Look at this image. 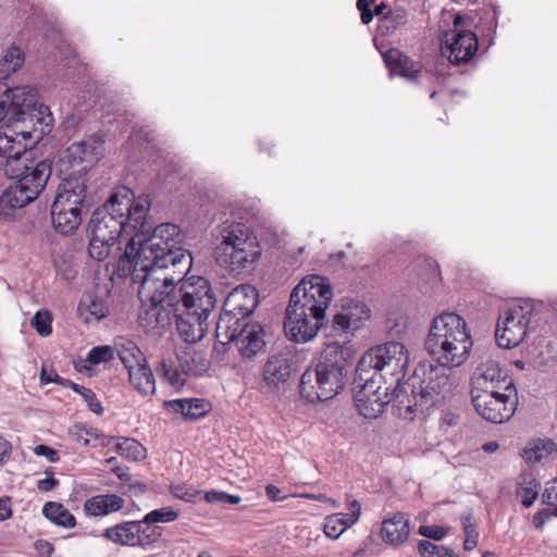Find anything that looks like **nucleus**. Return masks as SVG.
Wrapping results in <instances>:
<instances>
[{"label": "nucleus", "instance_id": "4468645a", "mask_svg": "<svg viewBox=\"0 0 557 557\" xmlns=\"http://www.w3.org/2000/svg\"><path fill=\"white\" fill-rule=\"evenodd\" d=\"M533 315L531 305L515 306L499 318L495 339L500 348L510 349L518 346L527 336Z\"/></svg>", "mask_w": 557, "mask_h": 557}, {"label": "nucleus", "instance_id": "6e6552de", "mask_svg": "<svg viewBox=\"0 0 557 557\" xmlns=\"http://www.w3.org/2000/svg\"><path fill=\"white\" fill-rule=\"evenodd\" d=\"M86 183V166L60 183L51 206L52 224L60 234H73L83 221L84 210L88 211Z\"/></svg>", "mask_w": 557, "mask_h": 557}, {"label": "nucleus", "instance_id": "9d476101", "mask_svg": "<svg viewBox=\"0 0 557 557\" xmlns=\"http://www.w3.org/2000/svg\"><path fill=\"white\" fill-rule=\"evenodd\" d=\"M454 384L447 373L431 368L420 381L419 387L414 382L404 383L396 392V400L406 409V413L413 414L434 407L449 398Z\"/></svg>", "mask_w": 557, "mask_h": 557}, {"label": "nucleus", "instance_id": "b1692460", "mask_svg": "<svg viewBox=\"0 0 557 557\" xmlns=\"http://www.w3.org/2000/svg\"><path fill=\"white\" fill-rule=\"evenodd\" d=\"M137 532L136 520L123 521L107 528L103 532V537L116 545L137 547V542L139 541Z\"/></svg>", "mask_w": 557, "mask_h": 557}, {"label": "nucleus", "instance_id": "c85d7f7f", "mask_svg": "<svg viewBox=\"0 0 557 557\" xmlns=\"http://www.w3.org/2000/svg\"><path fill=\"white\" fill-rule=\"evenodd\" d=\"M557 453V444L552 440H539L534 444L525 447L521 454L522 458L529 463L541 461L544 457Z\"/></svg>", "mask_w": 557, "mask_h": 557}, {"label": "nucleus", "instance_id": "423d86ee", "mask_svg": "<svg viewBox=\"0 0 557 557\" xmlns=\"http://www.w3.org/2000/svg\"><path fill=\"white\" fill-rule=\"evenodd\" d=\"M472 346L466 321L454 312H444L435 317L424 341L428 354L441 367L448 369L463 364Z\"/></svg>", "mask_w": 557, "mask_h": 557}, {"label": "nucleus", "instance_id": "4d7b16f0", "mask_svg": "<svg viewBox=\"0 0 557 557\" xmlns=\"http://www.w3.org/2000/svg\"><path fill=\"white\" fill-rule=\"evenodd\" d=\"M553 518L550 509H542L533 516V525L535 529H542L545 523Z\"/></svg>", "mask_w": 557, "mask_h": 557}, {"label": "nucleus", "instance_id": "7c9ffc66", "mask_svg": "<svg viewBox=\"0 0 557 557\" xmlns=\"http://www.w3.org/2000/svg\"><path fill=\"white\" fill-rule=\"evenodd\" d=\"M24 52L18 47L8 48L0 59V76L8 77L16 72L24 64Z\"/></svg>", "mask_w": 557, "mask_h": 557}, {"label": "nucleus", "instance_id": "a878e982", "mask_svg": "<svg viewBox=\"0 0 557 557\" xmlns=\"http://www.w3.org/2000/svg\"><path fill=\"white\" fill-rule=\"evenodd\" d=\"M541 483L533 472H523L517 482L516 495L525 508H530L539 496Z\"/></svg>", "mask_w": 557, "mask_h": 557}, {"label": "nucleus", "instance_id": "aec40b11", "mask_svg": "<svg viewBox=\"0 0 557 557\" xmlns=\"http://www.w3.org/2000/svg\"><path fill=\"white\" fill-rule=\"evenodd\" d=\"M103 152L101 136L94 135L81 141L73 143L65 151V157L72 164L98 161Z\"/></svg>", "mask_w": 557, "mask_h": 557}, {"label": "nucleus", "instance_id": "473e14b6", "mask_svg": "<svg viewBox=\"0 0 557 557\" xmlns=\"http://www.w3.org/2000/svg\"><path fill=\"white\" fill-rule=\"evenodd\" d=\"M116 351L120 360L127 369V371H131L135 369V367H139L141 363L147 362L140 349L133 342L122 344Z\"/></svg>", "mask_w": 557, "mask_h": 557}, {"label": "nucleus", "instance_id": "cd10ccee", "mask_svg": "<svg viewBox=\"0 0 557 557\" xmlns=\"http://www.w3.org/2000/svg\"><path fill=\"white\" fill-rule=\"evenodd\" d=\"M11 185L4 189L0 188V219L10 220L14 216V211L25 207L23 199L17 195Z\"/></svg>", "mask_w": 557, "mask_h": 557}, {"label": "nucleus", "instance_id": "6ab92c4d", "mask_svg": "<svg viewBox=\"0 0 557 557\" xmlns=\"http://www.w3.org/2000/svg\"><path fill=\"white\" fill-rule=\"evenodd\" d=\"M370 318V309L361 301L349 300L342 305L338 312L333 315L332 329L336 332L347 333L361 327Z\"/></svg>", "mask_w": 557, "mask_h": 557}, {"label": "nucleus", "instance_id": "13d9d810", "mask_svg": "<svg viewBox=\"0 0 557 557\" xmlns=\"http://www.w3.org/2000/svg\"><path fill=\"white\" fill-rule=\"evenodd\" d=\"M34 547L38 557H51L53 553L52 544L46 540H37Z\"/></svg>", "mask_w": 557, "mask_h": 557}, {"label": "nucleus", "instance_id": "393cba45", "mask_svg": "<svg viewBox=\"0 0 557 557\" xmlns=\"http://www.w3.org/2000/svg\"><path fill=\"white\" fill-rule=\"evenodd\" d=\"M129 383L143 396H151L156 393V381L148 362L128 371Z\"/></svg>", "mask_w": 557, "mask_h": 557}, {"label": "nucleus", "instance_id": "72a5a7b5", "mask_svg": "<svg viewBox=\"0 0 557 557\" xmlns=\"http://www.w3.org/2000/svg\"><path fill=\"white\" fill-rule=\"evenodd\" d=\"M408 21V12L404 8H395L389 10L385 15L383 23L380 25L383 34L394 33L397 28L404 26Z\"/></svg>", "mask_w": 557, "mask_h": 557}, {"label": "nucleus", "instance_id": "0e129e2a", "mask_svg": "<svg viewBox=\"0 0 557 557\" xmlns=\"http://www.w3.org/2000/svg\"><path fill=\"white\" fill-rule=\"evenodd\" d=\"M72 434L75 437V440L82 443L83 445L87 446L89 444L87 430L76 426V430L72 431Z\"/></svg>", "mask_w": 557, "mask_h": 557}, {"label": "nucleus", "instance_id": "8fccbe9b", "mask_svg": "<svg viewBox=\"0 0 557 557\" xmlns=\"http://www.w3.org/2000/svg\"><path fill=\"white\" fill-rule=\"evenodd\" d=\"M79 395L86 401L90 411H92L94 413H96L98 416L103 413V408L101 406V403L99 401L98 397L91 389L84 387V389L81 392Z\"/></svg>", "mask_w": 557, "mask_h": 557}, {"label": "nucleus", "instance_id": "de8ad7c7", "mask_svg": "<svg viewBox=\"0 0 557 557\" xmlns=\"http://www.w3.org/2000/svg\"><path fill=\"white\" fill-rule=\"evenodd\" d=\"M171 493L174 497L185 500V502H188V503L196 502V499L201 494L199 491H197L190 486H187L185 484L173 486L171 488Z\"/></svg>", "mask_w": 557, "mask_h": 557}, {"label": "nucleus", "instance_id": "39448f33", "mask_svg": "<svg viewBox=\"0 0 557 557\" xmlns=\"http://www.w3.org/2000/svg\"><path fill=\"white\" fill-rule=\"evenodd\" d=\"M349 368L348 350L336 344L327 345L302 373L300 396L312 404L332 399L344 388Z\"/></svg>", "mask_w": 557, "mask_h": 557}, {"label": "nucleus", "instance_id": "c756f323", "mask_svg": "<svg viewBox=\"0 0 557 557\" xmlns=\"http://www.w3.org/2000/svg\"><path fill=\"white\" fill-rule=\"evenodd\" d=\"M108 445H113L116 453L132 460H140L145 457L143 445L134 438H111Z\"/></svg>", "mask_w": 557, "mask_h": 557}, {"label": "nucleus", "instance_id": "5fc2aeb1", "mask_svg": "<svg viewBox=\"0 0 557 557\" xmlns=\"http://www.w3.org/2000/svg\"><path fill=\"white\" fill-rule=\"evenodd\" d=\"M34 453L37 456H45L50 462H57L60 459L58 451L47 445H37Z\"/></svg>", "mask_w": 557, "mask_h": 557}, {"label": "nucleus", "instance_id": "9b49d317", "mask_svg": "<svg viewBox=\"0 0 557 557\" xmlns=\"http://www.w3.org/2000/svg\"><path fill=\"white\" fill-rule=\"evenodd\" d=\"M216 339L225 345L233 343L238 354L251 359L265 349V331L258 322L233 320L227 314H220L215 326Z\"/></svg>", "mask_w": 557, "mask_h": 557}, {"label": "nucleus", "instance_id": "f704fd0d", "mask_svg": "<svg viewBox=\"0 0 557 557\" xmlns=\"http://www.w3.org/2000/svg\"><path fill=\"white\" fill-rule=\"evenodd\" d=\"M394 75L401 76L411 83H420L425 78L428 72L422 71L416 61L406 55Z\"/></svg>", "mask_w": 557, "mask_h": 557}, {"label": "nucleus", "instance_id": "6e6d98bb", "mask_svg": "<svg viewBox=\"0 0 557 557\" xmlns=\"http://www.w3.org/2000/svg\"><path fill=\"white\" fill-rule=\"evenodd\" d=\"M11 90L12 88H9L7 84L0 83V122L5 117V107L9 103Z\"/></svg>", "mask_w": 557, "mask_h": 557}, {"label": "nucleus", "instance_id": "7ed1b4c3", "mask_svg": "<svg viewBox=\"0 0 557 557\" xmlns=\"http://www.w3.org/2000/svg\"><path fill=\"white\" fill-rule=\"evenodd\" d=\"M149 207L147 199L134 201L133 193L123 187L92 212L88 225L89 232L112 240H116L122 234L131 235L123 255L125 256L133 242L136 246L146 243L152 238L156 230L161 225L156 226L151 235L145 236L150 231V225L146 222Z\"/></svg>", "mask_w": 557, "mask_h": 557}, {"label": "nucleus", "instance_id": "bb28decb", "mask_svg": "<svg viewBox=\"0 0 557 557\" xmlns=\"http://www.w3.org/2000/svg\"><path fill=\"white\" fill-rule=\"evenodd\" d=\"M42 515L51 523L64 529H72L76 525V518L63 504L47 502L42 507Z\"/></svg>", "mask_w": 557, "mask_h": 557}, {"label": "nucleus", "instance_id": "e433bc0d", "mask_svg": "<svg viewBox=\"0 0 557 557\" xmlns=\"http://www.w3.org/2000/svg\"><path fill=\"white\" fill-rule=\"evenodd\" d=\"M115 240L103 238L96 234H90V242L88 246L89 256L97 260H104L110 253V247L114 245Z\"/></svg>", "mask_w": 557, "mask_h": 557}, {"label": "nucleus", "instance_id": "2eb2a0df", "mask_svg": "<svg viewBox=\"0 0 557 557\" xmlns=\"http://www.w3.org/2000/svg\"><path fill=\"white\" fill-rule=\"evenodd\" d=\"M478 51V38L471 30L454 29L445 33L441 52L453 65L468 63Z\"/></svg>", "mask_w": 557, "mask_h": 557}, {"label": "nucleus", "instance_id": "f8f14e48", "mask_svg": "<svg viewBox=\"0 0 557 557\" xmlns=\"http://www.w3.org/2000/svg\"><path fill=\"white\" fill-rule=\"evenodd\" d=\"M4 172L11 178L16 180L11 186L20 190L17 195L26 206L35 200L45 188L52 173V166L48 160L34 161L25 154L17 164L5 168Z\"/></svg>", "mask_w": 557, "mask_h": 557}, {"label": "nucleus", "instance_id": "c03bdc74", "mask_svg": "<svg viewBox=\"0 0 557 557\" xmlns=\"http://www.w3.org/2000/svg\"><path fill=\"white\" fill-rule=\"evenodd\" d=\"M205 500L210 504H230L236 505L242 498L238 495L227 494L223 491L211 490L205 493Z\"/></svg>", "mask_w": 557, "mask_h": 557}, {"label": "nucleus", "instance_id": "69168bd1", "mask_svg": "<svg viewBox=\"0 0 557 557\" xmlns=\"http://www.w3.org/2000/svg\"><path fill=\"white\" fill-rule=\"evenodd\" d=\"M12 515L10 500L9 499H0V521H4L9 519Z\"/></svg>", "mask_w": 557, "mask_h": 557}, {"label": "nucleus", "instance_id": "58836bf2", "mask_svg": "<svg viewBox=\"0 0 557 557\" xmlns=\"http://www.w3.org/2000/svg\"><path fill=\"white\" fill-rule=\"evenodd\" d=\"M417 548L421 557H456L453 549L428 540H420Z\"/></svg>", "mask_w": 557, "mask_h": 557}, {"label": "nucleus", "instance_id": "f257e3e1", "mask_svg": "<svg viewBox=\"0 0 557 557\" xmlns=\"http://www.w3.org/2000/svg\"><path fill=\"white\" fill-rule=\"evenodd\" d=\"M180 227L161 223L152 238L136 246L133 242L119 259L117 270L138 283V296L150 304L139 313V324L148 333L162 334L174 321L186 343L201 341L209 330L208 318L216 298L210 282L190 276L191 253L180 247Z\"/></svg>", "mask_w": 557, "mask_h": 557}, {"label": "nucleus", "instance_id": "603ef678", "mask_svg": "<svg viewBox=\"0 0 557 557\" xmlns=\"http://www.w3.org/2000/svg\"><path fill=\"white\" fill-rule=\"evenodd\" d=\"M164 406L176 413H181L185 419H189L188 399L165 400Z\"/></svg>", "mask_w": 557, "mask_h": 557}, {"label": "nucleus", "instance_id": "09e8293b", "mask_svg": "<svg viewBox=\"0 0 557 557\" xmlns=\"http://www.w3.org/2000/svg\"><path fill=\"white\" fill-rule=\"evenodd\" d=\"M405 54L396 48H391L383 53V60L389 72L394 74L405 59Z\"/></svg>", "mask_w": 557, "mask_h": 557}, {"label": "nucleus", "instance_id": "2f4dec72", "mask_svg": "<svg viewBox=\"0 0 557 557\" xmlns=\"http://www.w3.org/2000/svg\"><path fill=\"white\" fill-rule=\"evenodd\" d=\"M156 372L173 387H181L185 384V371H181L171 358H164L156 368Z\"/></svg>", "mask_w": 557, "mask_h": 557}, {"label": "nucleus", "instance_id": "774afa93", "mask_svg": "<svg viewBox=\"0 0 557 557\" xmlns=\"http://www.w3.org/2000/svg\"><path fill=\"white\" fill-rule=\"evenodd\" d=\"M307 498L309 499H312V500H317V502H322V503H325V502H329L331 503L334 507H337V503L336 500L327 497L326 495L324 494H308L306 495Z\"/></svg>", "mask_w": 557, "mask_h": 557}, {"label": "nucleus", "instance_id": "1a4fd4ad", "mask_svg": "<svg viewBox=\"0 0 557 557\" xmlns=\"http://www.w3.org/2000/svg\"><path fill=\"white\" fill-rule=\"evenodd\" d=\"M409 366L407 348L399 342H388L370 348L358 361L359 371L375 372V376L385 384L395 385L393 399L396 400V392L403 387L401 381L406 376Z\"/></svg>", "mask_w": 557, "mask_h": 557}, {"label": "nucleus", "instance_id": "680f3d73", "mask_svg": "<svg viewBox=\"0 0 557 557\" xmlns=\"http://www.w3.org/2000/svg\"><path fill=\"white\" fill-rule=\"evenodd\" d=\"M59 485V480L54 478H46L37 481V488L41 492H49Z\"/></svg>", "mask_w": 557, "mask_h": 557}, {"label": "nucleus", "instance_id": "20e7f679", "mask_svg": "<svg viewBox=\"0 0 557 557\" xmlns=\"http://www.w3.org/2000/svg\"><path fill=\"white\" fill-rule=\"evenodd\" d=\"M333 292L321 275H308L292 290L285 311L284 331L295 343H308L326 325L325 311Z\"/></svg>", "mask_w": 557, "mask_h": 557}, {"label": "nucleus", "instance_id": "c9c22d12", "mask_svg": "<svg viewBox=\"0 0 557 557\" xmlns=\"http://www.w3.org/2000/svg\"><path fill=\"white\" fill-rule=\"evenodd\" d=\"M136 523H137V529H138L137 534L139 535V539H138L139 541L137 542V545L139 547L149 546V545L156 543L157 541H159V539L161 537V535H162L161 527L156 525V524H146L144 522V518L141 520H136Z\"/></svg>", "mask_w": 557, "mask_h": 557}, {"label": "nucleus", "instance_id": "f3484780", "mask_svg": "<svg viewBox=\"0 0 557 557\" xmlns=\"http://www.w3.org/2000/svg\"><path fill=\"white\" fill-rule=\"evenodd\" d=\"M259 304L257 289L249 284L235 287L225 298L221 314H227L233 320L249 321V315Z\"/></svg>", "mask_w": 557, "mask_h": 557}, {"label": "nucleus", "instance_id": "412c9836", "mask_svg": "<svg viewBox=\"0 0 557 557\" xmlns=\"http://www.w3.org/2000/svg\"><path fill=\"white\" fill-rule=\"evenodd\" d=\"M470 396L478 414L487 420V368L483 364L471 376Z\"/></svg>", "mask_w": 557, "mask_h": 557}, {"label": "nucleus", "instance_id": "bf43d9fd", "mask_svg": "<svg viewBox=\"0 0 557 557\" xmlns=\"http://www.w3.org/2000/svg\"><path fill=\"white\" fill-rule=\"evenodd\" d=\"M348 523L355 524L361 515V505L358 500L354 499L348 504Z\"/></svg>", "mask_w": 557, "mask_h": 557}, {"label": "nucleus", "instance_id": "f03ea898", "mask_svg": "<svg viewBox=\"0 0 557 557\" xmlns=\"http://www.w3.org/2000/svg\"><path fill=\"white\" fill-rule=\"evenodd\" d=\"M5 107L7 124L0 128V157L5 159V168H12L27 154L32 147L51 132L52 115L49 108L40 103L36 89L18 86L10 91Z\"/></svg>", "mask_w": 557, "mask_h": 557}, {"label": "nucleus", "instance_id": "4c0bfd02", "mask_svg": "<svg viewBox=\"0 0 557 557\" xmlns=\"http://www.w3.org/2000/svg\"><path fill=\"white\" fill-rule=\"evenodd\" d=\"M350 525L352 524L348 523L347 520H344V517H342L341 513H333L325 518L323 531L327 537L336 540Z\"/></svg>", "mask_w": 557, "mask_h": 557}, {"label": "nucleus", "instance_id": "37998d69", "mask_svg": "<svg viewBox=\"0 0 557 557\" xmlns=\"http://www.w3.org/2000/svg\"><path fill=\"white\" fill-rule=\"evenodd\" d=\"M461 522L463 525V531L466 533V540L463 543V547L466 550H472L475 548L478 544V532H476V523L474 519L470 516H462Z\"/></svg>", "mask_w": 557, "mask_h": 557}, {"label": "nucleus", "instance_id": "ddd939ff", "mask_svg": "<svg viewBox=\"0 0 557 557\" xmlns=\"http://www.w3.org/2000/svg\"><path fill=\"white\" fill-rule=\"evenodd\" d=\"M382 381L375 376V372L359 371V368L356 367L352 388L354 400L359 413L367 419L377 418L391 400L388 391L392 386L389 383L382 386Z\"/></svg>", "mask_w": 557, "mask_h": 557}, {"label": "nucleus", "instance_id": "79ce46f5", "mask_svg": "<svg viewBox=\"0 0 557 557\" xmlns=\"http://www.w3.org/2000/svg\"><path fill=\"white\" fill-rule=\"evenodd\" d=\"M114 359V349L111 346H96L89 350L86 362L91 366L109 362Z\"/></svg>", "mask_w": 557, "mask_h": 557}, {"label": "nucleus", "instance_id": "dca6fc26", "mask_svg": "<svg viewBox=\"0 0 557 557\" xmlns=\"http://www.w3.org/2000/svg\"><path fill=\"white\" fill-rule=\"evenodd\" d=\"M294 371L295 359L289 351L270 355L262 367V388L268 392L284 389Z\"/></svg>", "mask_w": 557, "mask_h": 557}, {"label": "nucleus", "instance_id": "e2e57ef3", "mask_svg": "<svg viewBox=\"0 0 557 557\" xmlns=\"http://www.w3.org/2000/svg\"><path fill=\"white\" fill-rule=\"evenodd\" d=\"M442 422L448 426H455L459 422V416L453 411H444L442 414Z\"/></svg>", "mask_w": 557, "mask_h": 557}, {"label": "nucleus", "instance_id": "052dcab7", "mask_svg": "<svg viewBox=\"0 0 557 557\" xmlns=\"http://www.w3.org/2000/svg\"><path fill=\"white\" fill-rule=\"evenodd\" d=\"M542 503L549 506H557V488H545V491L542 494Z\"/></svg>", "mask_w": 557, "mask_h": 557}, {"label": "nucleus", "instance_id": "49530a36", "mask_svg": "<svg viewBox=\"0 0 557 557\" xmlns=\"http://www.w3.org/2000/svg\"><path fill=\"white\" fill-rule=\"evenodd\" d=\"M45 373H46V369L42 368L41 372H40L41 383H45V384L57 383L63 387L72 388L77 394H81V392L84 389V386L78 385L69 379H64V377L60 376L58 373H54L53 377H45Z\"/></svg>", "mask_w": 557, "mask_h": 557}, {"label": "nucleus", "instance_id": "a211bd4d", "mask_svg": "<svg viewBox=\"0 0 557 557\" xmlns=\"http://www.w3.org/2000/svg\"><path fill=\"white\" fill-rule=\"evenodd\" d=\"M517 391L511 381L506 383L504 392L490 391V423L508 421L517 409Z\"/></svg>", "mask_w": 557, "mask_h": 557}, {"label": "nucleus", "instance_id": "a18cd8bd", "mask_svg": "<svg viewBox=\"0 0 557 557\" xmlns=\"http://www.w3.org/2000/svg\"><path fill=\"white\" fill-rule=\"evenodd\" d=\"M189 419L197 420L205 417L210 410V404L205 399L189 398L188 399Z\"/></svg>", "mask_w": 557, "mask_h": 557}, {"label": "nucleus", "instance_id": "ea45409f", "mask_svg": "<svg viewBox=\"0 0 557 557\" xmlns=\"http://www.w3.org/2000/svg\"><path fill=\"white\" fill-rule=\"evenodd\" d=\"M178 515V510L172 507H162L145 515L144 522L146 524L169 523L175 521Z\"/></svg>", "mask_w": 557, "mask_h": 557}, {"label": "nucleus", "instance_id": "5701e85b", "mask_svg": "<svg viewBox=\"0 0 557 557\" xmlns=\"http://www.w3.org/2000/svg\"><path fill=\"white\" fill-rule=\"evenodd\" d=\"M124 499L115 494H101L88 498L84 504L87 516L103 517L124 507Z\"/></svg>", "mask_w": 557, "mask_h": 557}, {"label": "nucleus", "instance_id": "3c124183", "mask_svg": "<svg viewBox=\"0 0 557 557\" xmlns=\"http://www.w3.org/2000/svg\"><path fill=\"white\" fill-rule=\"evenodd\" d=\"M447 533V529L440 525H421L419 534L434 541L442 540Z\"/></svg>", "mask_w": 557, "mask_h": 557}, {"label": "nucleus", "instance_id": "4be33fe9", "mask_svg": "<svg viewBox=\"0 0 557 557\" xmlns=\"http://www.w3.org/2000/svg\"><path fill=\"white\" fill-rule=\"evenodd\" d=\"M409 519L404 513H396L393 518L384 519L381 528V537L391 545L403 544L409 536Z\"/></svg>", "mask_w": 557, "mask_h": 557}, {"label": "nucleus", "instance_id": "864d4df0", "mask_svg": "<svg viewBox=\"0 0 557 557\" xmlns=\"http://www.w3.org/2000/svg\"><path fill=\"white\" fill-rule=\"evenodd\" d=\"M374 0H357L356 7L360 11V18L363 24H369L373 20V11L370 7Z\"/></svg>", "mask_w": 557, "mask_h": 557}, {"label": "nucleus", "instance_id": "338daca9", "mask_svg": "<svg viewBox=\"0 0 557 557\" xmlns=\"http://www.w3.org/2000/svg\"><path fill=\"white\" fill-rule=\"evenodd\" d=\"M265 494L272 502H278L284 499V497H281V490L272 484H269L265 486Z\"/></svg>", "mask_w": 557, "mask_h": 557}, {"label": "nucleus", "instance_id": "a19ab883", "mask_svg": "<svg viewBox=\"0 0 557 557\" xmlns=\"http://www.w3.org/2000/svg\"><path fill=\"white\" fill-rule=\"evenodd\" d=\"M52 314L48 310H39L32 318L30 324L40 336H48L52 333Z\"/></svg>", "mask_w": 557, "mask_h": 557}, {"label": "nucleus", "instance_id": "0eeeda50", "mask_svg": "<svg viewBox=\"0 0 557 557\" xmlns=\"http://www.w3.org/2000/svg\"><path fill=\"white\" fill-rule=\"evenodd\" d=\"M216 240L214 256L220 267L236 277L253 272L261 257V247L249 227L226 221L220 226Z\"/></svg>", "mask_w": 557, "mask_h": 557}]
</instances>
